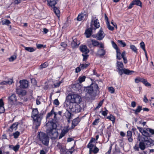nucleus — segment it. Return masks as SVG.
Here are the masks:
<instances>
[{
  "instance_id": "a19ab883",
  "label": "nucleus",
  "mask_w": 154,
  "mask_h": 154,
  "mask_svg": "<svg viewBox=\"0 0 154 154\" xmlns=\"http://www.w3.org/2000/svg\"><path fill=\"white\" fill-rule=\"evenodd\" d=\"M142 134L145 137V138H148V137H150V135L146 131L144 130Z\"/></svg>"
},
{
  "instance_id": "864d4df0",
  "label": "nucleus",
  "mask_w": 154,
  "mask_h": 154,
  "mask_svg": "<svg viewBox=\"0 0 154 154\" xmlns=\"http://www.w3.org/2000/svg\"><path fill=\"white\" fill-rule=\"evenodd\" d=\"M108 89L109 91L112 94L114 93L115 91L114 88L112 87H109Z\"/></svg>"
},
{
  "instance_id": "bb28decb",
  "label": "nucleus",
  "mask_w": 154,
  "mask_h": 154,
  "mask_svg": "<svg viewBox=\"0 0 154 154\" xmlns=\"http://www.w3.org/2000/svg\"><path fill=\"white\" fill-rule=\"evenodd\" d=\"M142 109V107L140 106H137L136 109H132V110L134 112V114L135 115H137L139 113Z\"/></svg>"
},
{
  "instance_id": "79ce46f5",
  "label": "nucleus",
  "mask_w": 154,
  "mask_h": 154,
  "mask_svg": "<svg viewBox=\"0 0 154 154\" xmlns=\"http://www.w3.org/2000/svg\"><path fill=\"white\" fill-rule=\"evenodd\" d=\"M118 43L119 45L122 46V47H124L126 45V43L122 40H118Z\"/></svg>"
},
{
  "instance_id": "f03ea898",
  "label": "nucleus",
  "mask_w": 154,
  "mask_h": 154,
  "mask_svg": "<svg viewBox=\"0 0 154 154\" xmlns=\"http://www.w3.org/2000/svg\"><path fill=\"white\" fill-rule=\"evenodd\" d=\"M84 91L86 95H88L91 98L95 97L99 93L98 86L95 83H92L90 86L85 87Z\"/></svg>"
},
{
  "instance_id": "09e8293b",
  "label": "nucleus",
  "mask_w": 154,
  "mask_h": 154,
  "mask_svg": "<svg viewBox=\"0 0 154 154\" xmlns=\"http://www.w3.org/2000/svg\"><path fill=\"white\" fill-rule=\"evenodd\" d=\"M106 24L107 26V28L109 29V30L113 31L114 29V28L111 26L109 24V22H108V23H106Z\"/></svg>"
},
{
  "instance_id": "b1692460",
  "label": "nucleus",
  "mask_w": 154,
  "mask_h": 154,
  "mask_svg": "<svg viewBox=\"0 0 154 154\" xmlns=\"http://www.w3.org/2000/svg\"><path fill=\"white\" fill-rule=\"evenodd\" d=\"M4 103L2 99H0V113H3L5 111Z\"/></svg>"
},
{
  "instance_id": "7c9ffc66",
  "label": "nucleus",
  "mask_w": 154,
  "mask_h": 154,
  "mask_svg": "<svg viewBox=\"0 0 154 154\" xmlns=\"http://www.w3.org/2000/svg\"><path fill=\"white\" fill-rule=\"evenodd\" d=\"M116 58L119 60H120L122 58L121 54L120 52V49L116 51Z\"/></svg>"
},
{
  "instance_id": "4be33fe9",
  "label": "nucleus",
  "mask_w": 154,
  "mask_h": 154,
  "mask_svg": "<svg viewBox=\"0 0 154 154\" xmlns=\"http://www.w3.org/2000/svg\"><path fill=\"white\" fill-rule=\"evenodd\" d=\"M13 82V79H9L8 81H4L0 82V85H5L7 84L9 85L11 84Z\"/></svg>"
},
{
  "instance_id": "393cba45",
  "label": "nucleus",
  "mask_w": 154,
  "mask_h": 154,
  "mask_svg": "<svg viewBox=\"0 0 154 154\" xmlns=\"http://www.w3.org/2000/svg\"><path fill=\"white\" fill-rule=\"evenodd\" d=\"M21 46L24 48L25 50L30 52L34 51L36 49L35 48H34L32 47H26L24 46L23 45H21Z\"/></svg>"
},
{
  "instance_id": "13d9d810",
  "label": "nucleus",
  "mask_w": 154,
  "mask_h": 154,
  "mask_svg": "<svg viewBox=\"0 0 154 154\" xmlns=\"http://www.w3.org/2000/svg\"><path fill=\"white\" fill-rule=\"evenodd\" d=\"M54 103L57 106H58L59 105V102L57 99H56L54 100Z\"/></svg>"
},
{
  "instance_id": "c756f323",
  "label": "nucleus",
  "mask_w": 154,
  "mask_h": 154,
  "mask_svg": "<svg viewBox=\"0 0 154 154\" xmlns=\"http://www.w3.org/2000/svg\"><path fill=\"white\" fill-rule=\"evenodd\" d=\"M90 41L92 42V45H93L94 46H97L100 44V43L95 40L91 39L90 40Z\"/></svg>"
},
{
  "instance_id": "052dcab7",
  "label": "nucleus",
  "mask_w": 154,
  "mask_h": 154,
  "mask_svg": "<svg viewBox=\"0 0 154 154\" xmlns=\"http://www.w3.org/2000/svg\"><path fill=\"white\" fill-rule=\"evenodd\" d=\"M107 112L108 110L107 109H106V110L105 111H102V114L105 116H106L107 114Z\"/></svg>"
},
{
  "instance_id": "473e14b6",
  "label": "nucleus",
  "mask_w": 154,
  "mask_h": 154,
  "mask_svg": "<svg viewBox=\"0 0 154 154\" xmlns=\"http://www.w3.org/2000/svg\"><path fill=\"white\" fill-rule=\"evenodd\" d=\"M140 47L144 51L145 53V55H146V57H147V53H146V50L145 49V44H144V42H141L140 43Z\"/></svg>"
},
{
  "instance_id": "20e7f679",
  "label": "nucleus",
  "mask_w": 154,
  "mask_h": 154,
  "mask_svg": "<svg viewBox=\"0 0 154 154\" xmlns=\"http://www.w3.org/2000/svg\"><path fill=\"white\" fill-rule=\"evenodd\" d=\"M31 117L34 120V124L35 125V128L37 129L41 124L42 119L40 115L38 114L37 108L34 109L32 110Z\"/></svg>"
},
{
  "instance_id": "bf43d9fd",
  "label": "nucleus",
  "mask_w": 154,
  "mask_h": 154,
  "mask_svg": "<svg viewBox=\"0 0 154 154\" xmlns=\"http://www.w3.org/2000/svg\"><path fill=\"white\" fill-rule=\"evenodd\" d=\"M62 81H61L58 83H55L54 84V85L56 87H58L60 85V84L62 83Z\"/></svg>"
},
{
  "instance_id": "a878e982",
  "label": "nucleus",
  "mask_w": 154,
  "mask_h": 154,
  "mask_svg": "<svg viewBox=\"0 0 154 154\" xmlns=\"http://www.w3.org/2000/svg\"><path fill=\"white\" fill-rule=\"evenodd\" d=\"M53 11H54L55 14L58 17H59L60 16V11L58 8L54 6L53 7Z\"/></svg>"
},
{
  "instance_id": "603ef678",
  "label": "nucleus",
  "mask_w": 154,
  "mask_h": 154,
  "mask_svg": "<svg viewBox=\"0 0 154 154\" xmlns=\"http://www.w3.org/2000/svg\"><path fill=\"white\" fill-rule=\"evenodd\" d=\"M94 146V145L92 144L91 143L89 142L87 145V147L89 149L91 150L93 148Z\"/></svg>"
},
{
  "instance_id": "4d7b16f0",
  "label": "nucleus",
  "mask_w": 154,
  "mask_h": 154,
  "mask_svg": "<svg viewBox=\"0 0 154 154\" xmlns=\"http://www.w3.org/2000/svg\"><path fill=\"white\" fill-rule=\"evenodd\" d=\"M99 120V119H95L93 122L92 125H97L98 123Z\"/></svg>"
},
{
  "instance_id": "680f3d73",
  "label": "nucleus",
  "mask_w": 154,
  "mask_h": 154,
  "mask_svg": "<svg viewBox=\"0 0 154 154\" xmlns=\"http://www.w3.org/2000/svg\"><path fill=\"white\" fill-rule=\"evenodd\" d=\"M147 130L152 134H154V130L151 128H148Z\"/></svg>"
},
{
  "instance_id": "f3484780",
  "label": "nucleus",
  "mask_w": 154,
  "mask_h": 154,
  "mask_svg": "<svg viewBox=\"0 0 154 154\" xmlns=\"http://www.w3.org/2000/svg\"><path fill=\"white\" fill-rule=\"evenodd\" d=\"M80 49L83 54H88L89 52V50L85 45L81 46L80 47Z\"/></svg>"
},
{
  "instance_id": "f257e3e1",
  "label": "nucleus",
  "mask_w": 154,
  "mask_h": 154,
  "mask_svg": "<svg viewBox=\"0 0 154 154\" xmlns=\"http://www.w3.org/2000/svg\"><path fill=\"white\" fill-rule=\"evenodd\" d=\"M137 140L139 142L138 146L136 144L134 147V149L137 151L139 150V148L142 150H144L146 147L154 145V140L150 138L139 137H138Z\"/></svg>"
},
{
  "instance_id": "cd10ccee",
  "label": "nucleus",
  "mask_w": 154,
  "mask_h": 154,
  "mask_svg": "<svg viewBox=\"0 0 154 154\" xmlns=\"http://www.w3.org/2000/svg\"><path fill=\"white\" fill-rule=\"evenodd\" d=\"M134 5L142 7V3L140 0H134L133 1Z\"/></svg>"
},
{
  "instance_id": "69168bd1",
  "label": "nucleus",
  "mask_w": 154,
  "mask_h": 154,
  "mask_svg": "<svg viewBox=\"0 0 154 154\" xmlns=\"http://www.w3.org/2000/svg\"><path fill=\"white\" fill-rule=\"evenodd\" d=\"M81 68L80 67V66H79V67H77L75 69V72L76 73H78L79 72L81 71Z\"/></svg>"
},
{
  "instance_id": "774afa93",
  "label": "nucleus",
  "mask_w": 154,
  "mask_h": 154,
  "mask_svg": "<svg viewBox=\"0 0 154 154\" xmlns=\"http://www.w3.org/2000/svg\"><path fill=\"white\" fill-rule=\"evenodd\" d=\"M57 146L60 149L62 148L61 144L59 142L57 143Z\"/></svg>"
},
{
  "instance_id": "423d86ee",
  "label": "nucleus",
  "mask_w": 154,
  "mask_h": 154,
  "mask_svg": "<svg viewBox=\"0 0 154 154\" xmlns=\"http://www.w3.org/2000/svg\"><path fill=\"white\" fill-rule=\"evenodd\" d=\"M74 103L69 100L66 99L64 105L65 107H66L67 109H70L72 112L76 113L79 112L80 110L78 109L79 106L78 105H75Z\"/></svg>"
},
{
  "instance_id": "58836bf2",
  "label": "nucleus",
  "mask_w": 154,
  "mask_h": 154,
  "mask_svg": "<svg viewBox=\"0 0 154 154\" xmlns=\"http://www.w3.org/2000/svg\"><path fill=\"white\" fill-rule=\"evenodd\" d=\"M13 135L14 138L15 139H17L18 137L20 135V133L18 131H16L13 134Z\"/></svg>"
},
{
  "instance_id": "9b49d317",
  "label": "nucleus",
  "mask_w": 154,
  "mask_h": 154,
  "mask_svg": "<svg viewBox=\"0 0 154 154\" xmlns=\"http://www.w3.org/2000/svg\"><path fill=\"white\" fill-rule=\"evenodd\" d=\"M135 82L137 83L140 82H142L146 86H151L150 84L149 83L146 79L142 78L140 77L136 78L135 79Z\"/></svg>"
},
{
  "instance_id": "72a5a7b5",
  "label": "nucleus",
  "mask_w": 154,
  "mask_h": 154,
  "mask_svg": "<svg viewBox=\"0 0 154 154\" xmlns=\"http://www.w3.org/2000/svg\"><path fill=\"white\" fill-rule=\"evenodd\" d=\"M111 126H109L107 128V133L106 134L108 136V140H109V138L110 137V134L111 133Z\"/></svg>"
},
{
  "instance_id": "a211bd4d",
  "label": "nucleus",
  "mask_w": 154,
  "mask_h": 154,
  "mask_svg": "<svg viewBox=\"0 0 154 154\" xmlns=\"http://www.w3.org/2000/svg\"><path fill=\"white\" fill-rule=\"evenodd\" d=\"M18 122H15L9 128L8 130L12 132L13 131V130H16L17 128V126L18 125Z\"/></svg>"
},
{
  "instance_id": "3c124183",
  "label": "nucleus",
  "mask_w": 154,
  "mask_h": 154,
  "mask_svg": "<svg viewBox=\"0 0 154 154\" xmlns=\"http://www.w3.org/2000/svg\"><path fill=\"white\" fill-rule=\"evenodd\" d=\"M17 58L16 56L14 55L11 56L9 59L10 61H13L15 60Z\"/></svg>"
},
{
  "instance_id": "6e6552de",
  "label": "nucleus",
  "mask_w": 154,
  "mask_h": 154,
  "mask_svg": "<svg viewBox=\"0 0 154 154\" xmlns=\"http://www.w3.org/2000/svg\"><path fill=\"white\" fill-rule=\"evenodd\" d=\"M66 99L74 103H79L81 101V97L77 94H69L66 97Z\"/></svg>"
},
{
  "instance_id": "c03bdc74",
  "label": "nucleus",
  "mask_w": 154,
  "mask_h": 154,
  "mask_svg": "<svg viewBox=\"0 0 154 154\" xmlns=\"http://www.w3.org/2000/svg\"><path fill=\"white\" fill-rule=\"evenodd\" d=\"M84 16L83 15V13H81L79 15L77 18V20L79 21L82 20L83 19Z\"/></svg>"
},
{
  "instance_id": "1a4fd4ad",
  "label": "nucleus",
  "mask_w": 154,
  "mask_h": 154,
  "mask_svg": "<svg viewBox=\"0 0 154 154\" xmlns=\"http://www.w3.org/2000/svg\"><path fill=\"white\" fill-rule=\"evenodd\" d=\"M100 27V24L97 18L92 17L90 27L91 29L95 30Z\"/></svg>"
},
{
  "instance_id": "a18cd8bd",
  "label": "nucleus",
  "mask_w": 154,
  "mask_h": 154,
  "mask_svg": "<svg viewBox=\"0 0 154 154\" xmlns=\"http://www.w3.org/2000/svg\"><path fill=\"white\" fill-rule=\"evenodd\" d=\"M82 55L83 57V61H86L89 56V55L88 54H82Z\"/></svg>"
},
{
  "instance_id": "0e129e2a",
  "label": "nucleus",
  "mask_w": 154,
  "mask_h": 154,
  "mask_svg": "<svg viewBox=\"0 0 154 154\" xmlns=\"http://www.w3.org/2000/svg\"><path fill=\"white\" fill-rule=\"evenodd\" d=\"M127 136L128 137H132V133L131 131H128L127 132Z\"/></svg>"
},
{
  "instance_id": "e433bc0d",
  "label": "nucleus",
  "mask_w": 154,
  "mask_h": 154,
  "mask_svg": "<svg viewBox=\"0 0 154 154\" xmlns=\"http://www.w3.org/2000/svg\"><path fill=\"white\" fill-rule=\"evenodd\" d=\"M48 65V63L47 62H45L40 66L39 69H42L43 68L46 67Z\"/></svg>"
},
{
  "instance_id": "ea45409f",
  "label": "nucleus",
  "mask_w": 154,
  "mask_h": 154,
  "mask_svg": "<svg viewBox=\"0 0 154 154\" xmlns=\"http://www.w3.org/2000/svg\"><path fill=\"white\" fill-rule=\"evenodd\" d=\"M54 109H52V110L51 111L48 113V114L46 116V119L47 120L51 116H52L53 115V113H54Z\"/></svg>"
},
{
  "instance_id": "c9c22d12",
  "label": "nucleus",
  "mask_w": 154,
  "mask_h": 154,
  "mask_svg": "<svg viewBox=\"0 0 154 154\" xmlns=\"http://www.w3.org/2000/svg\"><path fill=\"white\" fill-rule=\"evenodd\" d=\"M106 118L107 119H109L110 120L112 121L113 123H114L115 120V118L114 116L111 115L109 116H107Z\"/></svg>"
},
{
  "instance_id": "39448f33",
  "label": "nucleus",
  "mask_w": 154,
  "mask_h": 154,
  "mask_svg": "<svg viewBox=\"0 0 154 154\" xmlns=\"http://www.w3.org/2000/svg\"><path fill=\"white\" fill-rule=\"evenodd\" d=\"M117 64L119 73L120 75H122L123 73L127 75H131L134 72V71L130 70L128 69L123 68L124 65L122 62L117 61Z\"/></svg>"
},
{
  "instance_id": "7ed1b4c3",
  "label": "nucleus",
  "mask_w": 154,
  "mask_h": 154,
  "mask_svg": "<svg viewBox=\"0 0 154 154\" xmlns=\"http://www.w3.org/2000/svg\"><path fill=\"white\" fill-rule=\"evenodd\" d=\"M46 125L48 128L46 130L47 135L52 138H57L58 135V133L56 130L57 128L56 123L53 122L48 121Z\"/></svg>"
},
{
  "instance_id": "e2e57ef3",
  "label": "nucleus",
  "mask_w": 154,
  "mask_h": 154,
  "mask_svg": "<svg viewBox=\"0 0 154 154\" xmlns=\"http://www.w3.org/2000/svg\"><path fill=\"white\" fill-rule=\"evenodd\" d=\"M134 5V3L133 1H132L130 4L129 6L128 7V9H130L131 8L133 7Z\"/></svg>"
},
{
  "instance_id": "412c9836",
  "label": "nucleus",
  "mask_w": 154,
  "mask_h": 154,
  "mask_svg": "<svg viewBox=\"0 0 154 154\" xmlns=\"http://www.w3.org/2000/svg\"><path fill=\"white\" fill-rule=\"evenodd\" d=\"M106 52L104 49H99L97 51V55L100 57H102L105 54Z\"/></svg>"
},
{
  "instance_id": "ddd939ff",
  "label": "nucleus",
  "mask_w": 154,
  "mask_h": 154,
  "mask_svg": "<svg viewBox=\"0 0 154 154\" xmlns=\"http://www.w3.org/2000/svg\"><path fill=\"white\" fill-rule=\"evenodd\" d=\"M20 83V87L23 88H26L29 86L28 82L26 80H21L19 82Z\"/></svg>"
},
{
  "instance_id": "5fc2aeb1",
  "label": "nucleus",
  "mask_w": 154,
  "mask_h": 154,
  "mask_svg": "<svg viewBox=\"0 0 154 154\" xmlns=\"http://www.w3.org/2000/svg\"><path fill=\"white\" fill-rule=\"evenodd\" d=\"M54 114V119H52V120H51L50 122H53L54 123L55 122L54 121H55L57 119V118H56V115H57V114L56 112H54V113H53V114ZM48 121L50 122L49 121Z\"/></svg>"
},
{
  "instance_id": "0eeeda50",
  "label": "nucleus",
  "mask_w": 154,
  "mask_h": 154,
  "mask_svg": "<svg viewBox=\"0 0 154 154\" xmlns=\"http://www.w3.org/2000/svg\"><path fill=\"white\" fill-rule=\"evenodd\" d=\"M38 137L40 141L46 146H48L49 142V138L48 135L45 133L40 132L38 133Z\"/></svg>"
},
{
  "instance_id": "2eb2a0df",
  "label": "nucleus",
  "mask_w": 154,
  "mask_h": 154,
  "mask_svg": "<svg viewBox=\"0 0 154 154\" xmlns=\"http://www.w3.org/2000/svg\"><path fill=\"white\" fill-rule=\"evenodd\" d=\"M69 127L68 126H66V127H65L62 130L59 137V139H60L63 137H64L65 134L69 131V128H68Z\"/></svg>"
},
{
  "instance_id": "4c0bfd02",
  "label": "nucleus",
  "mask_w": 154,
  "mask_h": 154,
  "mask_svg": "<svg viewBox=\"0 0 154 154\" xmlns=\"http://www.w3.org/2000/svg\"><path fill=\"white\" fill-rule=\"evenodd\" d=\"M130 48L132 51H134L135 53H137V49L134 45H131L130 46Z\"/></svg>"
},
{
  "instance_id": "6ab92c4d",
  "label": "nucleus",
  "mask_w": 154,
  "mask_h": 154,
  "mask_svg": "<svg viewBox=\"0 0 154 154\" xmlns=\"http://www.w3.org/2000/svg\"><path fill=\"white\" fill-rule=\"evenodd\" d=\"M48 5L51 7H54L57 3L56 0H47Z\"/></svg>"
},
{
  "instance_id": "dca6fc26",
  "label": "nucleus",
  "mask_w": 154,
  "mask_h": 154,
  "mask_svg": "<svg viewBox=\"0 0 154 154\" xmlns=\"http://www.w3.org/2000/svg\"><path fill=\"white\" fill-rule=\"evenodd\" d=\"M80 119L78 117L74 119L72 121V123L71 129H73L74 127L77 126L80 122Z\"/></svg>"
},
{
  "instance_id": "338daca9",
  "label": "nucleus",
  "mask_w": 154,
  "mask_h": 154,
  "mask_svg": "<svg viewBox=\"0 0 154 154\" xmlns=\"http://www.w3.org/2000/svg\"><path fill=\"white\" fill-rule=\"evenodd\" d=\"M83 15L84 16H85V20H87L88 18V14L85 12H84L83 13Z\"/></svg>"
},
{
  "instance_id": "37998d69",
  "label": "nucleus",
  "mask_w": 154,
  "mask_h": 154,
  "mask_svg": "<svg viewBox=\"0 0 154 154\" xmlns=\"http://www.w3.org/2000/svg\"><path fill=\"white\" fill-rule=\"evenodd\" d=\"M86 77L85 76L80 77L79 78V81L80 83H82V82L85 81Z\"/></svg>"
},
{
  "instance_id": "5701e85b",
  "label": "nucleus",
  "mask_w": 154,
  "mask_h": 154,
  "mask_svg": "<svg viewBox=\"0 0 154 154\" xmlns=\"http://www.w3.org/2000/svg\"><path fill=\"white\" fill-rule=\"evenodd\" d=\"M92 30H94L91 29V27L86 30L85 34L86 35V37L87 38H88L90 37L91 35Z\"/></svg>"
},
{
  "instance_id": "f8f14e48",
  "label": "nucleus",
  "mask_w": 154,
  "mask_h": 154,
  "mask_svg": "<svg viewBox=\"0 0 154 154\" xmlns=\"http://www.w3.org/2000/svg\"><path fill=\"white\" fill-rule=\"evenodd\" d=\"M72 38L73 41L72 42L71 46L73 48H77L80 44L79 41H78L76 38Z\"/></svg>"
},
{
  "instance_id": "c85d7f7f",
  "label": "nucleus",
  "mask_w": 154,
  "mask_h": 154,
  "mask_svg": "<svg viewBox=\"0 0 154 154\" xmlns=\"http://www.w3.org/2000/svg\"><path fill=\"white\" fill-rule=\"evenodd\" d=\"M125 51H124L121 54V56L122 58L123 59L124 63L125 64L127 63L128 62L127 58L125 57Z\"/></svg>"
},
{
  "instance_id": "9d476101",
  "label": "nucleus",
  "mask_w": 154,
  "mask_h": 154,
  "mask_svg": "<svg viewBox=\"0 0 154 154\" xmlns=\"http://www.w3.org/2000/svg\"><path fill=\"white\" fill-rule=\"evenodd\" d=\"M8 103L11 105H13L17 101V97L15 94L14 93L12 94L8 97Z\"/></svg>"
},
{
  "instance_id": "aec40b11",
  "label": "nucleus",
  "mask_w": 154,
  "mask_h": 154,
  "mask_svg": "<svg viewBox=\"0 0 154 154\" xmlns=\"http://www.w3.org/2000/svg\"><path fill=\"white\" fill-rule=\"evenodd\" d=\"M16 93L19 95L24 96L26 94V91L20 89H16Z\"/></svg>"
},
{
  "instance_id": "4468645a",
  "label": "nucleus",
  "mask_w": 154,
  "mask_h": 154,
  "mask_svg": "<svg viewBox=\"0 0 154 154\" xmlns=\"http://www.w3.org/2000/svg\"><path fill=\"white\" fill-rule=\"evenodd\" d=\"M97 39L98 40H101L104 37V33L101 27L100 30L97 33Z\"/></svg>"
},
{
  "instance_id": "8fccbe9b",
  "label": "nucleus",
  "mask_w": 154,
  "mask_h": 154,
  "mask_svg": "<svg viewBox=\"0 0 154 154\" xmlns=\"http://www.w3.org/2000/svg\"><path fill=\"white\" fill-rule=\"evenodd\" d=\"M103 101V100L100 101L98 103V106L95 108V109H97L100 108V107L102 105Z\"/></svg>"
},
{
  "instance_id": "49530a36",
  "label": "nucleus",
  "mask_w": 154,
  "mask_h": 154,
  "mask_svg": "<svg viewBox=\"0 0 154 154\" xmlns=\"http://www.w3.org/2000/svg\"><path fill=\"white\" fill-rule=\"evenodd\" d=\"M111 42L112 47L114 49H115L116 50V51L119 49L118 48L117 45L115 43V42L113 41H112Z\"/></svg>"
},
{
  "instance_id": "2f4dec72",
  "label": "nucleus",
  "mask_w": 154,
  "mask_h": 154,
  "mask_svg": "<svg viewBox=\"0 0 154 154\" xmlns=\"http://www.w3.org/2000/svg\"><path fill=\"white\" fill-rule=\"evenodd\" d=\"M12 146L10 145L9 146V148H12V149L16 152L18 150L20 147V145L18 144L16 146H14L11 147Z\"/></svg>"
},
{
  "instance_id": "de8ad7c7",
  "label": "nucleus",
  "mask_w": 154,
  "mask_h": 154,
  "mask_svg": "<svg viewBox=\"0 0 154 154\" xmlns=\"http://www.w3.org/2000/svg\"><path fill=\"white\" fill-rule=\"evenodd\" d=\"M11 23L10 21L9 20L6 19L4 21H2V25H8Z\"/></svg>"
},
{
  "instance_id": "f704fd0d",
  "label": "nucleus",
  "mask_w": 154,
  "mask_h": 154,
  "mask_svg": "<svg viewBox=\"0 0 154 154\" xmlns=\"http://www.w3.org/2000/svg\"><path fill=\"white\" fill-rule=\"evenodd\" d=\"M89 63H88L87 64H81L80 65L81 69H83L88 67L89 66Z\"/></svg>"
},
{
  "instance_id": "6e6d98bb",
  "label": "nucleus",
  "mask_w": 154,
  "mask_h": 154,
  "mask_svg": "<svg viewBox=\"0 0 154 154\" xmlns=\"http://www.w3.org/2000/svg\"><path fill=\"white\" fill-rule=\"evenodd\" d=\"M99 150L98 148L96 146L94 147V149L93 150H92L93 152L95 154L97 153L99 151Z\"/></svg>"
}]
</instances>
